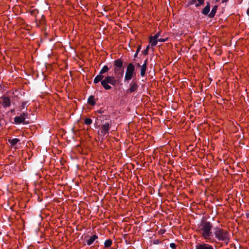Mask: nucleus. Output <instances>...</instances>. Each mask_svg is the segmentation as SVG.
Segmentation results:
<instances>
[{
  "label": "nucleus",
  "instance_id": "22",
  "mask_svg": "<svg viewBox=\"0 0 249 249\" xmlns=\"http://www.w3.org/2000/svg\"><path fill=\"white\" fill-rule=\"evenodd\" d=\"M149 48H150V46L149 45H148V46H147V47H146V49L143 50L142 53L144 54V55H147L148 53V50L149 49Z\"/></svg>",
  "mask_w": 249,
  "mask_h": 249
},
{
  "label": "nucleus",
  "instance_id": "12",
  "mask_svg": "<svg viewBox=\"0 0 249 249\" xmlns=\"http://www.w3.org/2000/svg\"><path fill=\"white\" fill-rule=\"evenodd\" d=\"M210 2H207V4L205 7L202 9L201 13L204 15H208L210 11Z\"/></svg>",
  "mask_w": 249,
  "mask_h": 249
},
{
  "label": "nucleus",
  "instance_id": "18",
  "mask_svg": "<svg viewBox=\"0 0 249 249\" xmlns=\"http://www.w3.org/2000/svg\"><path fill=\"white\" fill-rule=\"evenodd\" d=\"M19 140L18 138H14L12 140H9V142L11 144V146H15L18 142H19Z\"/></svg>",
  "mask_w": 249,
  "mask_h": 249
},
{
  "label": "nucleus",
  "instance_id": "30",
  "mask_svg": "<svg viewBox=\"0 0 249 249\" xmlns=\"http://www.w3.org/2000/svg\"><path fill=\"white\" fill-rule=\"evenodd\" d=\"M147 62H148V59H146L144 62V63L143 64H145L146 66H147Z\"/></svg>",
  "mask_w": 249,
  "mask_h": 249
},
{
  "label": "nucleus",
  "instance_id": "15",
  "mask_svg": "<svg viewBox=\"0 0 249 249\" xmlns=\"http://www.w3.org/2000/svg\"><path fill=\"white\" fill-rule=\"evenodd\" d=\"M98 239V236L94 234L93 236H91L89 240H87V243L88 245L90 246L91 245L93 242L95 241L96 239Z\"/></svg>",
  "mask_w": 249,
  "mask_h": 249
},
{
  "label": "nucleus",
  "instance_id": "4",
  "mask_svg": "<svg viewBox=\"0 0 249 249\" xmlns=\"http://www.w3.org/2000/svg\"><path fill=\"white\" fill-rule=\"evenodd\" d=\"M135 66L133 63H129L127 67L124 76V82H128L135 75Z\"/></svg>",
  "mask_w": 249,
  "mask_h": 249
},
{
  "label": "nucleus",
  "instance_id": "16",
  "mask_svg": "<svg viewBox=\"0 0 249 249\" xmlns=\"http://www.w3.org/2000/svg\"><path fill=\"white\" fill-rule=\"evenodd\" d=\"M88 103L91 106H94L95 105V102L94 101V96L90 95L88 99Z\"/></svg>",
  "mask_w": 249,
  "mask_h": 249
},
{
  "label": "nucleus",
  "instance_id": "31",
  "mask_svg": "<svg viewBox=\"0 0 249 249\" xmlns=\"http://www.w3.org/2000/svg\"><path fill=\"white\" fill-rule=\"evenodd\" d=\"M138 53H137V52H136L135 53V54H134V57L135 58L137 57V56H138Z\"/></svg>",
  "mask_w": 249,
  "mask_h": 249
},
{
  "label": "nucleus",
  "instance_id": "35",
  "mask_svg": "<svg viewBox=\"0 0 249 249\" xmlns=\"http://www.w3.org/2000/svg\"><path fill=\"white\" fill-rule=\"evenodd\" d=\"M14 111H15V109H13L11 110V112H14Z\"/></svg>",
  "mask_w": 249,
  "mask_h": 249
},
{
  "label": "nucleus",
  "instance_id": "37",
  "mask_svg": "<svg viewBox=\"0 0 249 249\" xmlns=\"http://www.w3.org/2000/svg\"><path fill=\"white\" fill-rule=\"evenodd\" d=\"M100 118H103V116H100Z\"/></svg>",
  "mask_w": 249,
  "mask_h": 249
},
{
  "label": "nucleus",
  "instance_id": "19",
  "mask_svg": "<svg viewBox=\"0 0 249 249\" xmlns=\"http://www.w3.org/2000/svg\"><path fill=\"white\" fill-rule=\"evenodd\" d=\"M112 240L111 239H108L105 241L104 245L106 248L110 247L112 245Z\"/></svg>",
  "mask_w": 249,
  "mask_h": 249
},
{
  "label": "nucleus",
  "instance_id": "7",
  "mask_svg": "<svg viewBox=\"0 0 249 249\" xmlns=\"http://www.w3.org/2000/svg\"><path fill=\"white\" fill-rule=\"evenodd\" d=\"M160 36V32H158L154 36H151L149 38V42L151 43L152 46H155L157 45L158 43V39L159 37Z\"/></svg>",
  "mask_w": 249,
  "mask_h": 249
},
{
  "label": "nucleus",
  "instance_id": "14",
  "mask_svg": "<svg viewBox=\"0 0 249 249\" xmlns=\"http://www.w3.org/2000/svg\"><path fill=\"white\" fill-rule=\"evenodd\" d=\"M217 7H218L217 5H214L212 8L211 12L208 15V17L210 18H213L215 16V14L216 13L217 9Z\"/></svg>",
  "mask_w": 249,
  "mask_h": 249
},
{
  "label": "nucleus",
  "instance_id": "11",
  "mask_svg": "<svg viewBox=\"0 0 249 249\" xmlns=\"http://www.w3.org/2000/svg\"><path fill=\"white\" fill-rule=\"evenodd\" d=\"M2 99V105L4 108L10 107L11 105V101L8 97L2 96L1 97Z\"/></svg>",
  "mask_w": 249,
  "mask_h": 249
},
{
  "label": "nucleus",
  "instance_id": "29",
  "mask_svg": "<svg viewBox=\"0 0 249 249\" xmlns=\"http://www.w3.org/2000/svg\"><path fill=\"white\" fill-rule=\"evenodd\" d=\"M141 49V46L140 45L138 47L136 52H137V53H139V52L140 51Z\"/></svg>",
  "mask_w": 249,
  "mask_h": 249
},
{
  "label": "nucleus",
  "instance_id": "33",
  "mask_svg": "<svg viewBox=\"0 0 249 249\" xmlns=\"http://www.w3.org/2000/svg\"><path fill=\"white\" fill-rule=\"evenodd\" d=\"M229 0H222V3H224L225 2H227Z\"/></svg>",
  "mask_w": 249,
  "mask_h": 249
},
{
  "label": "nucleus",
  "instance_id": "26",
  "mask_svg": "<svg viewBox=\"0 0 249 249\" xmlns=\"http://www.w3.org/2000/svg\"><path fill=\"white\" fill-rule=\"evenodd\" d=\"M170 247L173 249H175L176 248L177 246L175 243H171L170 244Z\"/></svg>",
  "mask_w": 249,
  "mask_h": 249
},
{
  "label": "nucleus",
  "instance_id": "6",
  "mask_svg": "<svg viewBox=\"0 0 249 249\" xmlns=\"http://www.w3.org/2000/svg\"><path fill=\"white\" fill-rule=\"evenodd\" d=\"M28 113L27 112H23L20 114L19 116H16L14 118V122L16 124H20L23 123L27 124L29 123L28 121H25L26 118H27Z\"/></svg>",
  "mask_w": 249,
  "mask_h": 249
},
{
  "label": "nucleus",
  "instance_id": "23",
  "mask_svg": "<svg viewBox=\"0 0 249 249\" xmlns=\"http://www.w3.org/2000/svg\"><path fill=\"white\" fill-rule=\"evenodd\" d=\"M120 68H117L115 67V68L114 69V72L116 75L117 74L118 72H119L121 69H120Z\"/></svg>",
  "mask_w": 249,
  "mask_h": 249
},
{
  "label": "nucleus",
  "instance_id": "9",
  "mask_svg": "<svg viewBox=\"0 0 249 249\" xmlns=\"http://www.w3.org/2000/svg\"><path fill=\"white\" fill-rule=\"evenodd\" d=\"M195 249H214L213 247L208 244H198L195 246Z\"/></svg>",
  "mask_w": 249,
  "mask_h": 249
},
{
  "label": "nucleus",
  "instance_id": "25",
  "mask_svg": "<svg viewBox=\"0 0 249 249\" xmlns=\"http://www.w3.org/2000/svg\"><path fill=\"white\" fill-rule=\"evenodd\" d=\"M167 40V38H160L158 39V42L159 41V42H165Z\"/></svg>",
  "mask_w": 249,
  "mask_h": 249
},
{
  "label": "nucleus",
  "instance_id": "2",
  "mask_svg": "<svg viewBox=\"0 0 249 249\" xmlns=\"http://www.w3.org/2000/svg\"><path fill=\"white\" fill-rule=\"evenodd\" d=\"M124 69L120 70L119 72L116 75L117 77L115 78L113 76H107L105 77L104 81H102V86L106 90H108L111 89V87L108 84L115 86L120 82L124 75Z\"/></svg>",
  "mask_w": 249,
  "mask_h": 249
},
{
  "label": "nucleus",
  "instance_id": "32",
  "mask_svg": "<svg viewBox=\"0 0 249 249\" xmlns=\"http://www.w3.org/2000/svg\"><path fill=\"white\" fill-rule=\"evenodd\" d=\"M247 14L249 16V8L247 10Z\"/></svg>",
  "mask_w": 249,
  "mask_h": 249
},
{
  "label": "nucleus",
  "instance_id": "36",
  "mask_svg": "<svg viewBox=\"0 0 249 249\" xmlns=\"http://www.w3.org/2000/svg\"><path fill=\"white\" fill-rule=\"evenodd\" d=\"M216 2H218L220 1V0H215Z\"/></svg>",
  "mask_w": 249,
  "mask_h": 249
},
{
  "label": "nucleus",
  "instance_id": "13",
  "mask_svg": "<svg viewBox=\"0 0 249 249\" xmlns=\"http://www.w3.org/2000/svg\"><path fill=\"white\" fill-rule=\"evenodd\" d=\"M123 60L120 58L117 59L114 61V65L117 68H122L123 67Z\"/></svg>",
  "mask_w": 249,
  "mask_h": 249
},
{
  "label": "nucleus",
  "instance_id": "8",
  "mask_svg": "<svg viewBox=\"0 0 249 249\" xmlns=\"http://www.w3.org/2000/svg\"><path fill=\"white\" fill-rule=\"evenodd\" d=\"M110 129V124L108 122H106L105 124H103L101 126V133L103 136L108 133Z\"/></svg>",
  "mask_w": 249,
  "mask_h": 249
},
{
  "label": "nucleus",
  "instance_id": "1",
  "mask_svg": "<svg viewBox=\"0 0 249 249\" xmlns=\"http://www.w3.org/2000/svg\"><path fill=\"white\" fill-rule=\"evenodd\" d=\"M214 227L213 223L208 221L207 219L203 217L201 220L197 224L196 231L200 236L207 241L214 242V238L213 237V231Z\"/></svg>",
  "mask_w": 249,
  "mask_h": 249
},
{
  "label": "nucleus",
  "instance_id": "27",
  "mask_svg": "<svg viewBox=\"0 0 249 249\" xmlns=\"http://www.w3.org/2000/svg\"><path fill=\"white\" fill-rule=\"evenodd\" d=\"M196 3V0H191L190 2V4H195Z\"/></svg>",
  "mask_w": 249,
  "mask_h": 249
},
{
  "label": "nucleus",
  "instance_id": "28",
  "mask_svg": "<svg viewBox=\"0 0 249 249\" xmlns=\"http://www.w3.org/2000/svg\"><path fill=\"white\" fill-rule=\"evenodd\" d=\"M104 110H102L101 109H99V110H98L97 111V112H98V113H99V114H102V113H104Z\"/></svg>",
  "mask_w": 249,
  "mask_h": 249
},
{
  "label": "nucleus",
  "instance_id": "17",
  "mask_svg": "<svg viewBox=\"0 0 249 249\" xmlns=\"http://www.w3.org/2000/svg\"><path fill=\"white\" fill-rule=\"evenodd\" d=\"M146 68L147 66H146L145 64H142L141 67V75L142 76H144L145 75Z\"/></svg>",
  "mask_w": 249,
  "mask_h": 249
},
{
  "label": "nucleus",
  "instance_id": "3",
  "mask_svg": "<svg viewBox=\"0 0 249 249\" xmlns=\"http://www.w3.org/2000/svg\"><path fill=\"white\" fill-rule=\"evenodd\" d=\"M213 237L214 238V242L217 239L219 241L224 242L226 245L230 240L229 232L217 226L215 227L213 229Z\"/></svg>",
  "mask_w": 249,
  "mask_h": 249
},
{
  "label": "nucleus",
  "instance_id": "5",
  "mask_svg": "<svg viewBox=\"0 0 249 249\" xmlns=\"http://www.w3.org/2000/svg\"><path fill=\"white\" fill-rule=\"evenodd\" d=\"M109 70V68L107 66H104L99 72L98 75H97L94 79L93 83L95 84L99 83L101 82L102 85V81H104V75L103 74Z\"/></svg>",
  "mask_w": 249,
  "mask_h": 249
},
{
  "label": "nucleus",
  "instance_id": "21",
  "mask_svg": "<svg viewBox=\"0 0 249 249\" xmlns=\"http://www.w3.org/2000/svg\"><path fill=\"white\" fill-rule=\"evenodd\" d=\"M92 123V121L91 119L89 118H86L84 121V123L86 125H89Z\"/></svg>",
  "mask_w": 249,
  "mask_h": 249
},
{
  "label": "nucleus",
  "instance_id": "10",
  "mask_svg": "<svg viewBox=\"0 0 249 249\" xmlns=\"http://www.w3.org/2000/svg\"><path fill=\"white\" fill-rule=\"evenodd\" d=\"M130 88L128 89L129 92L132 93L137 90L139 86L136 81L133 80L130 84Z\"/></svg>",
  "mask_w": 249,
  "mask_h": 249
},
{
  "label": "nucleus",
  "instance_id": "34",
  "mask_svg": "<svg viewBox=\"0 0 249 249\" xmlns=\"http://www.w3.org/2000/svg\"><path fill=\"white\" fill-rule=\"evenodd\" d=\"M137 66L139 67H141L142 66L140 65V64L139 63H137Z\"/></svg>",
  "mask_w": 249,
  "mask_h": 249
},
{
  "label": "nucleus",
  "instance_id": "24",
  "mask_svg": "<svg viewBox=\"0 0 249 249\" xmlns=\"http://www.w3.org/2000/svg\"><path fill=\"white\" fill-rule=\"evenodd\" d=\"M27 103V102H22V103L21 105V107H20L21 109H23L25 107Z\"/></svg>",
  "mask_w": 249,
  "mask_h": 249
},
{
  "label": "nucleus",
  "instance_id": "20",
  "mask_svg": "<svg viewBox=\"0 0 249 249\" xmlns=\"http://www.w3.org/2000/svg\"><path fill=\"white\" fill-rule=\"evenodd\" d=\"M196 1L197 2L196 4V7H198L204 4V0H196Z\"/></svg>",
  "mask_w": 249,
  "mask_h": 249
}]
</instances>
